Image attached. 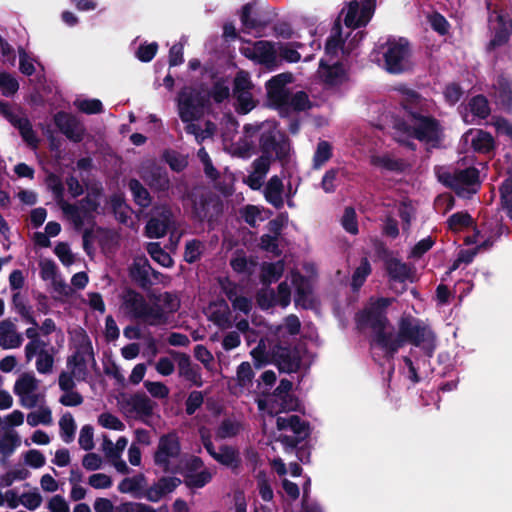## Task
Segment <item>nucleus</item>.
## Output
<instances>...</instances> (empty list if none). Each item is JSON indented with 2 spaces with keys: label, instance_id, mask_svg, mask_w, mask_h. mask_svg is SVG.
<instances>
[{
  "label": "nucleus",
  "instance_id": "f704fd0d",
  "mask_svg": "<svg viewBox=\"0 0 512 512\" xmlns=\"http://www.w3.org/2000/svg\"><path fill=\"white\" fill-rule=\"evenodd\" d=\"M20 444L21 439L16 431H6L0 439V454L5 458L10 457Z\"/></svg>",
  "mask_w": 512,
  "mask_h": 512
},
{
  "label": "nucleus",
  "instance_id": "f03ea898",
  "mask_svg": "<svg viewBox=\"0 0 512 512\" xmlns=\"http://www.w3.org/2000/svg\"><path fill=\"white\" fill-rule=\"evenodd\" d=\"M435 340V334L429 326L411 316H403L398 323V333L395 335L394 331L391 330L385 356L393 358L405 343H410L416 347L421 346L425 354L432 357L436 347Z\"/></svg>",
  "mask_w": 512,
  "mask_h": 512
},
{
  "label": "nucleus",
  "instance_id": "72a5a7b5",
  "mask_svg": "<svg viewBox=\"0 0 512 512\" xmlns=\"http://www.w3.org/2000/svg\"><path fill=\"white\" fill-rule=\"evenodd\" d=\"M38 388V381L34 375L23 373L14 384V393L21 397L23 395L31 394Z\"/></svg>",
  "mask_w": 512,
  "mask_h": 512
},
{
  "label": "nucleus",
  "instance_id": "8fccbe9b",
  "mask_svg": "<svg viewBox=\"0 0 512 512\" xmlns=\"http://www.w3.org/2000/svg\"><path fill=\"white\" fill-rule=\"evenodd\" d=\"M341 224L346 232L352 235L358 234L359 229L357 215L353 207L349 206L345 208Z\"/></svg>",
  "mask_w": 512,
  "mask_h": 512
},
{
  "label": "nucleus",
  "instance_id": "e2e57ef3",
  "mask_svg": "<svg viewBox=\"0 0 512 512\" xmlns=\"http://www.w3.org/2000/svg\"><path fill=\"white\" fill-rule=\"evenodd\" d=\"M0 88L4 96H12L19 89L18 81L9 73L2 72L0 77Z\"/></svg>",
  "mask_w": 512,
  "mask_h": 512
},
{
  "label": "nucleus",
  "instance_id": "f257e3e1",
  "mask_svg": "<svg viewBox=\"0 0 512 512\" xmlns=\"http://www.w3.org/2000/svg\"><path fill=\"white\" fill-rule=\"evenodd\" d=\"M424 99L416 92L409 93L401 102L404 110L402 118L395 120L397 132L409 138L438 147L443 138L440 121L423 109Z\"/></svg>",
  "mask_w": 512,
  "mask_h": 512
},
{
  "label": "nucleus",
  "instance_id": "9b49d317",
  "mask_svg": "<svg viewBox=\"0 0 512 512\" xmlns=\"http://www.w3.org/2000/svg\"><path fill=\"white\" fill-rule=\"evenodd\" d=\"M375 11V0H351L348 3L344 24L351 29L364 27L371 20Z\"/></svg>",
  "mask_w": 512,
  "mask_h": 512
},
{
  "label": "nucleus",
  "instance_id": "a18cd8bd",
  "mask_svg": "<svg viewBox=\"0 0 512 512\" xmlns=\"http://www.w3.org/2000/svg\"><path fill=\"white\" fill-rule=\"evenodd\" d=\"M447 225L450 230L458 231L462 228L473 225V218L467 211L453 213L447 219Z\"/></svg>",
  "mask_w": 512,
  "mask_h": 512
},
{
  "label": "nucleus",
  "instance_id": "5fc2aeb1",
  "mask_svg": "<svg viewBox=\"0 0 512 512\" xmlns=\"http://www.w3.org/2000/svg\"><path fill=\"white\" fill-rule=\"evenodd\" d=\"M75 106L79 111L87 115L99 114L103 112V104L99 99L77 100Z\"/></svg>",
  "mask_w": 512,
  "mask_h": 512
},
{
  "label": "nucleus",
  "instance_id": "4be33fe9",
  "mask_svg": "<svg viewBox=\"0 0 512 512\" xmlns=\"http://www.w3.org/2000/svg\"><path fill=\"white\" fill-rule=\"evenodd\" d=\"M122 304L133 318L140 319L149 303L140 292L126 288L122 296Z\"/></svg>",
  "mask_w": 512,
  "mask_h": 512
},
{
  "label": "nucleus",
  "instance_id": "4c0bfd02",
  "mask_svg": "<svg viewBox=\"0 0 512 512\" xmlns=\"http://www.w3.org/2000/svg\"><path fill=\"white\" fill-rule=\"evenodd\" d=\"M184 484L188 488H202L212 480V474L208 470H202L198 473L185 472Z\"/></svg>",
  "mask_w": 512,
  "mask_h": 512
},
{
  "label": "nucleus",
  "instance_id": "e433bc0d",
  "mask_svg": "<svg viewBox=\"0 0 512 512\" xmlns=\"http://www.w3.org/2000/svg\"><path fill=\"white\" fill-rule=\"evenodd\" d=\"M332 155V145L325 140L319 141L313 156V168L320 169L332 158Z\"/></svg>",
  "mask_w": 512,
  "mask_h": 512
},
{
  "label": "nucleus",
  "instance_id": "423d86ee",
  "mask_svg": "<svg viewBox=\"0 0 512 512\" xmlns=\"http://www.w3.org/2000/svg\"><path fill=\"white\" fill-rule=\"evenodd\" d=\"M191 202L192 219L199 222H213L223 213L221 199L212 192L196 193L191 191L187 194Z\"/></svg>",
  "mask_w": 512,
  "mask_h": 512
},
{
  "label": "nucleus",
  "instance_id": "f3484780",
  "mask_svg": "<svg viewBox=\"0 0 512 512\" xmlns=\"http://www.w3.org/2000/svg\"><path fill=\"white\" fill-rule=\"evenodd\" d=\"M202 74H209L210 79L213 80L211 88L205 93V96L209 97V101L212 99L216 104H221L229 99L231 92L227 77H218V71L212 66H204Z\"/></svg>",
  "mask_w": 512,
  "mask_h": 512
},
{
  "label": "nucleus",
  "instance_id": "a19ab883",
  "mask_svg": "<svg viewBox=\"0 0 512 512\" xmlns=\"http://www.w3.org/2000/svg\"><path fill=\"white\" fill-rule=\"evenodd\" d=\"M147 252L154 261L163 267H171L173 265L172 257L161 247L160 243H149L147 245Z\"/></svg>",
  "mask_w": 512,
  "mask_h": 512
},
{
  "label": "nucleus",
  "instance_id": "b1692460",
  "mask_svg": "<svg viewBox=\"0 0 512 512\" xmlns=\"http://www.w3.org/2000/svg\"><path fill=\"white\" fill-rule=\"evenodd\" d=\"M23 337L16 332V327L9 319L0 322V346L3 349L18 348L22 345Z\"/></svg>",
  "mask_w": 512,
  "mask_h": 512
},
{
  "label": "nucleus",
  "instance_id": "13d9d810",
  "mask_svg": "<svg viewBox=\"0 0 512 512\" xmlns=\"http://www.w3.org/2000/svg\"><path fill=\"white\" fill-rule=\"evenodd\" d=\"M256 302L262 310H268L277 304L273 289H261L256 294Z\"/></svg>",
  "mask_w": 512,
  "mask_h": 512
},
{
  "label": "nucleus",
  "instance_id": "052dcab7",
  "mask_svg": "<svg viewBox=\"0 0 512 512\" xmlns=\"http://www.w3.org/2000/svg\"><path fill=\"white\" fill-rule=\"evenodd\" d=\"M145 480L143 474H139L132 478H124L118 485V490L121 493H132L136 492L141 488L142 482Z\"/></svg>",
  "mask_w": 512,
  "mask_h": 512
},
{
  "label": "nucleus",
  "instance_id": "7c9ffc66",
  "mask_svg": "<svg viewBox=\"0 0 512 512\" xmlns=\"http://www.w3.org/2000/svg\"><path fill=\"white\" fill-rule=\"evenodd\" d=\"M140 320L144 321L150 326H158L166 324L168 317L162 306L159 304H148Z\"/></svg>",
  "mask_w": 512,
  "mask_h": 512
},
{
  "label": "nucleus",
  "instance_id": "37998d69",
  "mask_svg": "<svg viewBox=\"0 0 512 512\" xmlns=\"http://www.w3.org/2000/svg\"><path fill=\"white\" fill-rule=\"evenodd\" d=\"M60 435L64 442L70 443L75 437L76 424L70 413L64 414L59 420Z\"/></svg>",
  "mask_w": 512,
  "mask_h": 512
},
{
  "label": "nucleus",
  "instance_id": "aec40b11",
  "mask_svg": "<svg viewBox=\"0 0 512 512\" xmlns=\"http://www.w3.org/2000/svg\"><path fill=\"white\" fill-rule=\"evenodd\" d=\"M292 283L295 286V305L306 310L312 309L314 300L311 297L312 287L309 280L299 272H296L292 275Z\"/></svg>",
  "mask_w": 512,
  "mask_h": 512
},
{
  "label": "nucleus",
  "instance_id": "bf43d9fd",
  "mask_svg": "<svg viewBox=\"0 0 512 512\" xmlns=\"http://www.w3.org/2000/svg\"><path fill=\"white\" fill-rule=\"evenodd\" d=\"M201 247L202 243L197 239L187 241L184 250V260L189 264L199 260L201 257Z\"/></svg>",
  "mask_w": 512,
  "mask_h": 512
},
{
  "label": "nucleus",
  "instance_id": "3c124183",
  "mask_svg": "<svg viewBox=\"0 0 512 512\" xmlns=\"http://www.w3.org/2000/svg\"><path fill=\"white\" fill-rule=\"evenodd\" d=\"M163 159L171 170L178 173L182 172L188 165L187 160L176 151L166 150L163 154Z\"/></svg>",
  "mask_w": 512,
  "mask_h": 512
},
{
  "label": "nucleus",
  "instance_id": "09e8293b",
  "mask_svg": "<svg viewBox=\"0 0 512 512\" xmlns=\"http://www.w3.org/2000/svg\"><path fill=\"white\" fill-rule=\"evenodd\" d=\"M253 88L254 84L251 81L249 73L245 70H239L233 80V94L251 91Z\"/></svg>",
  "mask_w": 512,
  "mask_h": 512
},
{
  "label": "nucleus",
  "instance_id": "6e6552de",
  "mask_svg": "<svg viewBox=\"0 0 512 512\" xmlns=\"http://www.w3.org/2000/svg\"><path fill=\"white\" fill-rule=\"evenodd\" d=\"M509 5L505 4L499 11H491L492 3L486 0V8L491 14H496L497 25L494 28L492 39L487 44V51L491 52L498 47L504 46L510 40L512 35V0H508Z\"/></svg>",
  "mask_w": 512,
  "mask_h": 512
},
{
  "label": "nucleus",
  "instance_id": "680f3d73",
  "mask_svg": "<svg viewBox=\"0 0 512 512\" xmlns=\"http://www.w3.org/2000/svg\"><path fill=\"white\" fill-rule=\"evenodd\" d=\"M30 476V472L25 468L10 470L0 477V483L3 487H9L15 480H25Z\"/></svg>",
  "mask_w": 512,
  "mask_h": 512
},
{
  "label": "nucleus",
  "instance_id": "c03bdc74",
  "mask_svg": "<svg viewBox=\"0 0 512 512\" xmlns=\"http://www.w3.org/2000/svg\"><path fill=\"white\" fill-rule=\"evenodd\" d=\"M240 431V424L236 421H233L229 418H225L221 421L218 426L215 436L216 439L224 440L227 438H232L238 435Z\"/></svg>",
  "mask_w": 512,
  "mask_h": 512
},
{
  "label": "nucleus",
  "instance_id": "a878e982",
  "mask_svg": "<svg viewBox=\"0 0 512 512\" xmlns=\"http://www.w3.org/2000/svg\"><path fill=\"white\" fill-rule=\"evenodd\" d=\"M283 189V182L277 175L272 176L265 186V199L276 209H280L284 205L282 198Z\"/></svg>",
  "mask_w": 512,
  "mask_h": 512
},
{
  "label": "nucleus",
  "instance_id": "473e14b6",
  "mask_svg": "<svg viewBox=\"0 0 512 512\" xmlns=\"http://www.w3.org/2000/svg\"><path fill=\"white\" fill-rule=\"evenodd\" d=\"M471 147L478 153H489L495 147L493 136L484 130H478L471 140Z\"/></svg>",
  "mask_w": 512,
  "mask_h": 512
},
{
  "label": "nucleus",
  "instance_id": "bb28decb",
  "mask_svg": "<svg viewBox=\"0 0 512 512\" xmlns=\"http://www.w3.org/2000/svg\"><path fill=\"white\" fill-rule=\"evenodd\" d=\"M210 456L226 467L237 468L241 463L239 451L235 447L226 444L221 445L218 452L214 449Z\"/></svg>",
  "mask_w": 512,
  "mask_h": 512
},
{
  "label": "nucleus",
  "instance_id": "20e7f679",
  "mask_svg": "<svg viewBox=\"0 0 512 512\" xmlns=\"http://www.w3.org/2000/svg\"><path fill=\"white\" fill-rule=\"evenodd\" d=\"M264 131L259 137L261 153L274 157V160L286 162L290 157L291 141L289 137L278 129V123L268 121L263 126Z\"/></svg>",
  "mask_w": 512,
  "mask_h": 512
},
{
  "label": "nucleus",
  "instance_id": "7ed1b4c3",
  "mask_svg": "<svg viewBox=\"0 0 512 512\" xmlns=\"http://www.w3.org/2000/svg\"><path fill=\"white\" fill-rule=\"evenodd\" d=\"M390 305L388 298H378L375 303L363 308L355 315V322L359 330L370 328L374 334L373 341L384 352L390 337L387 331L389 319L386 315V308Z\"/></svg>",
  "mask_w": 512,
  "mask_h": 512
},
{
  "label": "nucleus",
  "instance_id": "4468645a",
  "mask_svg": "<svg viewBox=\"0 0 512 512\" xmlns=\"http://www.w3.org/2000/svg\"><path fill=\"white\" fill-rule=\"evenodd\" d=\"M89 354L94 359L91 341L87 338L85 343L79 345L77 350L67 358V367L74 372L78 381H85L89 372L85 355Z\"/></svg>",
  "mask_w": 512,
  "mask_h": 512
},
{
  "label": "nucleus",
  "instance_id": "338daca9",
  "mask_svg": "<svg viewBox=\"0 0 512 512\" xmlns=\"http://www.w3.org/2000/svg\"><path fill=\"white\" fill-rule=\"evenodd\" d=\"M204 396L201 391L194 390L190 392L185 401V411L187 415H193L203 404Z\"/></svg>",
  "mask_w": 512,
  "mask_h": 512
},
{
  "label": "nucleus",
  "instance_id": "5701e85b",
  "mask_svg": "<svg viewBox=\"0 0 512 512\" xmlns=\"http://www.w3.org/2000/svg\"><path fill=\"white\" fill-rule=\"evenodd\" d=\"M498 105L506 112L512 113V79L499 75L494 84Z\"/></svg>",
  "mask_w": 512,
  "mask_h": 512
},
{
  "label": "nucleus",
  "instance_id": "ea45409f",
  "mask_svg": "<svg viewBox=\"0 0 512 512\" xmlns=\"http://www.w3.org/2000/svg\"><path fill=\"white\" fill-rule=\"evenodd\" d=\"M236 99L235 110L238 114L246 115L256 107L251 91L233 94Z\"/></svg>",
  "mask_w": 512,
  "mask_h": 512
},
{
  "label": "nucleus",
  "instance_id": "79ce46f5",
  "mask_svg": "<svg viewBox=\"0 0 512 512\" xmlns=\"http://www.w3.org/2000/svg\"><path fill=\"white\" fill-rule=\"evenodd\" d=\"M502 208L507 216L512 219V177L506 178L499 187Z\"/></svg>",
  "mask_w": 512,
  "mask_h": 512
},
{
  "label": "nucleus",
  "instance_id": "393cba45",
  "mask_svg": "<svg viewBox=\"0 0 512 512\" xmlns=\"http://www.w3.org/2000/svg\"><path fill=\"white\" fill-rule=\"evenodd\" d=\"M256 1L248 2L241 8L240 21L246 32L256 29H264L268 25V21L262 20L256 14H253Z\"/></svg>",
  "mask_w": 512,
  "mask_h": 512
},
{
  "label": "nucleus",
  "instance_id": "864d4df0",
  "mask_svg": "<svg viewBox=\"0 0 512 512\" xmlns=\"http://www.w3.org/2000/svg\"><path fill=\"white\" fill-rule=\"evenodd\" d=\"M291 45L290 43L277 42V54L285 62L297 63L301 60V54Z\"/></svg>",
  "mask_w": 512,
  "mask_h": 512
},
{
  "label": "nucleus",
  "instance_id": "cd10ccee",
  "mask_svg": "<svg viewBox=\"0 0 512 512\" xmlns=\"http://www.w3.org/2000/svg\"><path fill=\"white\" fill-rule=\"evenodd\" d=\"M284 268L283 260L264 262L261 265L260 282L264 286H269L271 283L278 281L284 273Z\"/></svg>",
  "mask_w": 512,
  "mask_h": 512
},
{
  "label": "nucleus",
  "instance_id": "49530a36",
  "mask_svg": "<svg viewBox=\"0 0 512 512\" xmlns=\"http://www.w3.org/2000/svg\"><path fill=\"white\" fill-rule=\"evenodd\" d=\"M62 210L64 214L72 221L75 230L79 231L83 228L86 217L84 214H82L80 206L76 204L65 203L62 206Z\"/></svg>",
  "mask_w": 512,
  "mask_h": 512
},
{
  "label": "nucleus",
  "instance_id": "1a4fd4ad",
  "mask_svg": "<svg viewBox=\"0 0 512 512\" xmlns=\"http://www.w3.org/2000/svg\"><path fill=\"white\" fill-rule=\"evenodd\" d=\"M180 453L181 443L177 432H168L159 438L158 446L153 456L154 463L167 472L170 467V459L178 458Z\"/></svg>",
  "mask_w": 512,
  "mask_h": 512
},
{
  "label": "nucleus",
  "instance_id": "dca6fc26",
  "mask_svg": "<svg viewBox=\"0 0 512 512\" xmlns=\"http://www.w3.org/2000/svg\"><path fill=\"white\" fill-rule=\"evenodd\" d=\"M246 57L256 60L259 64L264 65L269 70L278 67L279 60L277 57V43L260 40L254 43V52L246 54Z\"/></svg>",
  "mask_w": 512,
  "mask_h": 512
},
{
  "label": "nucleus",
  "instance_id": "603ef678",
  "mask_svg": "<svg viewBox=\"0 0 512 512\" xmlns=\"http://www.w3.org/2000/svg\"><path fill=\"white\" fill-rule=\"evenodd\" d=\"M27 423L32 427L39 424L50 425L52 423L51 410L48 407H44L39 411L29 413L27 415Z\"/></svg>",
  "mask_w": 512,
  "mask_h": 512
},
{
  "label": "nucleus",
  "instance_id": "ddd939ff",
  "mask_svg": "<svg viewBox=\"0 0 512 512\" xmlns=\"http://www.w3.org/2000/svg\"><path fill=\"white\" fill-rule=\"evenodd\" d=\"M272 362L280 372L295 373L300 369L301 358L289 345L275 344L271 349Z\"/></svg>",
  "mask_w": 512,
  "mask_h": 512
},
{
  "label": "nucleus",
  "instance_id": "39448f33",
  "mask_svg": "<svg viewBox=\"0 0 512 512\" xmlns=\"http://www.w3.org/2000/svg\"><path fill=\"white\" fill-rule=\"evenodd\" d=\"M178 114L182 122L200 120L207 109L211 107L209 97L191 86L183 87L177 97Z\"/></svg>",
  "mask_w": 512,
  "mask_h": 512
},
{
  "label": "nucleus",
  "instance_id": "c85d7f7f",
  "mask_svg": "<svg viewBox=\"0 0 512 512\" xmlns=\"http://www.w3.org/2000/svg\"><path fill=\"white\" fill-rule=\"evenodd\" d=\"M128 188L132 193L136 205L141 208H148L152 203V197L144 185L136 178L128 181Z\"/></svg>",
  "mask_w": 512,
  "mask_h": 512
},
{
  "label": "nucleus",
  "instance_id": "412c9836",
  "mask_svg": "<svg viewBox=\"0 0 512 512\" xmlns=\"http://www.w3.org/2000/svg\"><path fill=\"white\" fill-rule=\"evenodd\" d=\"M384 269L391 283H405L412 276L411 266L396 257L389 258Z\"/></svg>",
  "mask_w": 512,
  "mask_h": 512
},
{
  "label": "nucleus",
  "instance_id": "69168bd1",
  "mask_svg": "<svg viewBox=\"0 0 512 512\" xmlns=\"http://www.w3.org/2000/svg\"><path fill=\"white\" fill-rule=\"evenodd\" d=\"M99 424L107 429L122 431L125 428L124 423L115 415L105 412L98 417Z\"/></svg>",
  "mask_w": 512,
  "mask_h": 512
},
{
  "label": "nucleus",
  "instance_id": "c756f323",
  "mask_svg": "<svg viewBox=\"0 0 512 512\" xmlns=\"http://www.w3.org/2000/svg\"><path fill=\"white\" fill-rule=\"evenodd\" d=\"M371 163L374 166L396 173H403L408 168V164L404 159H396L388 155L373 157Z\"/></svg>",
  "mask_w": 512,
  "mask_h": 512
},
{
  "label": "nucleus",
  "instance_id": "c9c22d12",
  "mask_svg": "<svg viewBox=\"0 0 512 512\" xmlns=\"http://www.w3.org/2000/svg\"><path fill=\"white\" fill-rule=\"evenodd\" d=\"M469 108L471 113L480 119H486L491 113L488 99L482 94L473 96L470 99Z\"/></svg>",
  "mask_w": 512,
  "mask_h": 512
},
{
  "label": "nucleus",
  "instance_id": "58836bf2",
  "mask_svg": "<svg viewBox=\"0 0 512 512\" xmlns=\"http://www.w3.org/2000/svg\"><path fill=\"white\" fill-rule=\"evenodd\" d=\"M289 108H292L294 111H305L311 108V102L306 92L297 91L295 94L291 95L288 100L287 106L283 108L282 113L288 111ZM283 116V114H281Z\"/></svg>",
  "mask_w": 512,
  "mask_h": 512
},
{
  "label": "nucleus",
  "instance_id": "9d476101",
  "mask_svg": "<svg viewBox=\"0 0 512 512\" xmlns=\"http://www.w3.org/2000/svg\"><path fill=\"white\" fill-rule=\"evenodd\" d=\"M292 79V74L286 72L275 75L266 82L268 102L272 107L278 109L280 114H282V110L287 106L290 98V91L286 88V85L292 82Z\"/></svg>",
  "mask_w": 512,
  "mask_h": 512
},
{
  "label": "nucleus",
  "instance_id": "2eb2a0df",
  "mask_svg": "<svg viewBox=\"0 0 512 512\" xmlns=\"http://www.w3.org/2000/svg\"><path fill=\"white\" fill-rule=\"evenodd\" d=\"M54 124L70 141L79 143L84 138V128L75 116L59 111L54 115Z\"/></svg>",
  "mask_w": 512,
  "mask_h": 512
},
{
  "label": "nucleus",
  "instance_id": "de8ad7c7",
  "mask_svg": "<svg viewBox=\"0 0 512 512\" xmlns=\"http://www.w3.org/2000/svg\"><path fill=\"white\" fill-rule=\"evenodd\" d=\"M371 265L367 258H362L360 265L354 270L351 285L353 289L360 288L371 274Z\"/></svg>",
  "mask_w": 512,
  "mask_h": 512
},
{
  "label": "nucleus",
  "instance_id": "774afa93",
  "mask_svg": "<svg viewBox=\"0 0 512 512\" xmlns=\"http://www.w3.org/2000/svg\"><path fill=\"white\" fill-rule=\"evenodd\" d=\"M254 372L249 362H242L237 368V380L241 387L252 383Z\"/></svg>",
  "mask_w": 512,
  "mask_h": 512
},
{
  "label": "nucleus",
  "instance_id": "0eeeda50",
  "mask_svg": "<svg viewBox=\"0 0 512 512\" xmlns=\"http://www.w3.org/2000/svg\"><path fill=\"white\" fill-rule=\"evenodd\" d=\"M411 49L406 39L388 40L383 53L384 67L390 74H401L410 69Z\"/></svg>",
  "mask_w": 512,
  "mask_h": 512
},
{
  "label": "nucleus",
  "instance_id": "6ab92c4d",
  "mask_svg": "<svg viewBox=\"0 0 512 512\" xmlns=\"http://www.w3.org/2000/svg\"><path fill=\"white\" fill-rule=\"evenodd\" d=\"M142 179L152 190L157 192H166L170 188V179L166 168L156 164L144 169Z\"/></svg>",
  "mask_w": 512,
  "mask_h": 512
},
{
  "label": "nucleus",
  "instance_id": "4d7b16f0",
  "mask_svg": "<svg viewBox=\"0 0 512 512\" xmlns=\"http://www.w3.org/2000/svg\"><path fill=\"white\" fill-rule=\"evenodd\" d=\"M79 206L82 210V214L86 217V220L91 221L93 225H95L94 213L98 212L100 201H96L94 198L91 199L90 197L85 196L79 201Z\"/></svg>",
  "mask_w": 512,
  "mask_h": 512
},
{
  "label": "nucleus",
  "instance_id": "2f4dec72",
  "mask_svg": "<svg viewBox=\"0 0 512 512\" xmlns=\"http://www.w3.org/2000/svg\"><path fill=\"white\" fill-rule=\"evenodd\" d=\"M129 404L133 411L140 415L150 417L153 414L154 404L145 393L132 395Z\"/></svg>",
  "mask_w": 512,
  "mask_h": 512
},
{
  "label": "nucleus",
  "instance_id": "6e6d98bb",
  "mask_svg": "<svg viewBox=\"0 0 512 512\" xmlns=\"http://www.w3.org/2000/svg\"><path fill=\"white\" fill-rule=\"evenodd\" d=\"M53 364V354L49 353L46 348L39 350V355L37 356L36 360L37 371L41 374H48L52 371Z\"/></svg>",
  "mask_w": 512,
  "mask_h": 512
},
{
  "label": "nucleus",
  "instance_id": "f8f14e48",
  "mask_svg": "<svg viewBox=\"0 0 512 512\" xmlns=\"http://www.w3.org/2000/svg\"><path fill=\"white\" fill-rule=\"evenodd\" d=\"M174 225V215L171 208L167 205L156 206L153 209V215L148 220L145 230L149 238H161Z\"/></svg>",
  "mask_w": 512,
  "mask_h": 512
},
{
  "label": "nucleus",
  "instance_id": "0e129e2a",
  "mask_svg": "<svg viewBox=\"0 0 512 512\" xmlns=\"http://www.w3.org/2000/svg\"><path fill=\"white\" fill-rule=\"evenodd\" d=\"M290 430L298 436L307 439L310 436L309 422L303 421L298 415L290 416Z\"/></svg>",
  "mask_w": 512,
  "mask_h": 512
},
{
  "label": "nucleus",
  "instance_id": "a211bd4d",
  "mask_svg": "<svg viewBox=\"0 0 512 512\" xmlns=\"http://www.w3.org/2000/svg\"><path fill=\"white\" fill-rule=\"evenodd\" d=\"M480 185L479 170L475 167L455 170V193L464 196L465 192L476 193L475 186Z\"/></svg>",
  "mask_w": 512,
  "mask_h": 512
}]
</instances>
